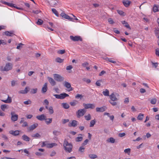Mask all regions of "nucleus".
<instances>
[{
  "label": "nucleus",
  "instance_id": "18",
  "mask_svg": "<svg viewBox=\"0 0 159 159\" xmlns=\"http://www.w3.org/2000/svg\"><path fill=\"white\" fill-rule=\"evenodd\" d=\"M1 101L5 103H10L12 102V99L11 97L8 95L7 99L6 100H2Z\"/></svg>",
  "mask_w": 159,
  "mask_h": 159
},
{
  "label": "nucleus",
  "instance_id": "12",
  "mask_svg": "<svg viewBox=\"0 0 159 159\" xmlns=\"http://www.w3.org/2000/svg\"><path fill=\"white\" fill-rule=\"evenodd\" d=\"M36 117L39 120L42 121L45 120L46 118V116L44 114H42L40 115L37 116Z\"/></svg>",
  "mask_w": 159,
  "mask_h": 159
},
{
  "label": "nucleus",
  "instance_id": "56",
  "mask_svg": "<svg viewBox=\"0 0 159 159\" xmlns=\"http://www.w3.org/2000/svg\"><path fill=\"white\" fill-rule=\"evenodd\" d=\"M7 5L11 7H15V4L10 2L8 3Z\"/></svg>",
  "mask_w": 159,
  "mask_h": 159
},
{
  "label": "nucleus",
  "instance_id": "27",
  "mask_svg": "<svg viewBox=\"0 0 159 159\" xmlns=\"http://www.w3.org/2000/svg\"><path fill=\"white\" fill-rule=\"evenodd\" d=\"M122 23L127 28L131 29V28L128 24V23L125 20H124L122 21Z\"/></svg>",
  "mask_w": 159,
  "mask_h": 159
},
{
  "label": "nucleus",
  "instance_id": "17",
  "mask_svg": "<svg viewBox=\"0 0 159 159\" xmlns=\"http://www.w3.org/2000/svg\"><path fill=\"white\" fill-rule=\"evenodd\" d=\"M106 109V107L105 106L101 107H97L96 108V111L97 112H102L104 111Z\"/></svg>",
  "mask_w": 159,
  "mask_h": 159
},
{
  "label": "nucleus",
  "instance_id": "47",
  "mask_svg": "<svg viewBox=\"0 0 159 159\" xmlns=\"http://www.w3.org/2000/svg\"><path fill=\"white\" fill-rule=\"evenodd\" d=\"M65 52V50H60L57 51V53L60 54H62Z\"/></svg>",
  "mask_w": 159,
  "mask_h": 159
},
{
  "label": "nucleus",
  "instance_id": "35",
  "mask_svg": "<svg viewBox=\"0 0 159 159\" xmlns=\"http://www.w3.org/2000/svg\"><path fill=\"white\" fill-rule=\"evenodd\" d=\"M159 7L155 5L153 7V11L155 12L158 11Z\"/></svg>",
  "mask_w": 159,
  "mask_h": 159
},
{
  "label": "nucleus",
  "instance_id": "20",
  "mask_svg": "<svg viewBox=\"0 0 159 159\" xmlns=\"http://www.w3.org/2000/svg\"><path fill=\"white\" fill-rule=\"evenodd\" d=\"M29 88L28 87H26L24 90H21L18 91V93L20 94H26L28 92V89Z\"/></svg>",
  "mask_w": 159,
  "mask_h": 159
},
{
  "label": "nucleus",
  "instance_id": "52",
  "mask_svg": "<svg viewBox=\"0 0 159 159\" xmlns=\"http://www.w3.org/2000/svg\"><path fill=\"white\" fill-rule=\"evenodd\" d=\"M69 121V120L68 119H64L62 120V122L63 124H65L66 123L68 122Z\"/></svg>",
  "mask_w": 159,
  "mask_h": 159
},
{
  "label": "nucleus",
  "instance_id": "23",
  "mask_svg": "<svg viewBox=\"0 0 159 159\" xmlns=\"http://www.w3.org/2000/svg\"><path fill=\"white\" fill-rule=\"evenodd\" d=\"M82 134L79 135V136L76 137L75 139V140L76 142H79L82 141L83 139V137Z\"/></svg>",
  "mask_w": 159,
  "mask_h": 159
},
{
  "label": "nucleus",
  "instance_id": "39",
  "mask_svg": "<svg viewBox=\"0 0 159 159\" xmlns=\"http://www.w3.org/2000/svg\"><path fill=\"white\" fill-rule=\"evenodd\" d=\"M143 118V115L140 113L138 116L137 119L139 120H142Z\"/></svg>",
  "mask_w": 159,
  "mask_h": 159
},
{
  "label": "nucleus",
  "instance_id": "38",
  "mask_svg": "<svg viewBox=\"0 0 159 159\" xmlns=\"http://www.w3.org/2000/svg\"><path fill=\"white\" fill-rule=\"evenodd\" d=\"M37 88L32 89H31L30 93L32 94L36 93L37 92Z\"/></svg>",
  "mask_w": 159,
  "mask_h": 159
},
{
  "label": "nucleus",
  "instance_id": "5",
  "mask_svg": "<svg viewBox=\"0 0 159 159\" xmlns=\"http://www.w3.org/2000/svg\"><path fill=\"white\" fill-rule=\"evenodd\" d=\"M11 120L12 121L15 122L18 119V116L16 114L14 111H12L11 113Z\"/></svg>",
  "mask_w": 159,
  "mask_h": 159
},
{
  "label": "nucleus",
  "instance_id": "34",
  "mask_svg": "<svg viewBox=\"0 0 159 159\" xmlns=\"http://www.w3.org/2000/svg\"><path fill=\"white\" fill-rule=\"evenodd\" d=\"M84 117L86 120H89L91 119V116L89 114L87 115H85Z\"/></svg>",
  "mask_w": 159,
  "mask_h": 159
},
{
  "label": "nucleus",
  "instance_id": "37",
  "mask_svg": "<svg viewBox=\"0 0 159 159\" xmlns=\"http://www.w3.org/2000/svg\"><path fill=\"white\" fill-rule=\"evenodd\" d=\"M48 110L49 111V113L50 114H52L54 113V110L52 107L50 106L49 107V109Z\"/></svg>",
  "mask_w": 159,
  "mask_h": 159
},
{
  "label": "nucleus",
  "instance_id": "29",
  "mask_svg": "<svg viewBox=\"0 0 159 159\" xmlns=\"http://www.w3.org/2000/svg\"><path fill=\"white\" fill-rule=\"evenodd\" d=\"M60 96L61 99H63L65 97L69 96V95L68 94L65 93H64L60 94Z\"/></svg>",
  "mask_w": 159,
  "mask_h": 159
},
{
  "label": "nucleus",
  "instance_id": "43",
  "mask_svg": "<svg viewBox=\"0 0 159 159\" xmlns=\"http://www.w3.org/2000/svg\"><path fill=\"white\" fill-rule=\"evenodd\" d=\"M84 148L82 145L80 148L79 151L80 152H83L84 151Z\"/></svg>",
  "mask_w": 159,
  "mask_h": 159
},
{
  "label": "nucleus",
  "instance_id": "25",
  "mask_svg": "<svg viewBox=\"0 0 159 159\" xmlns=\"http://www.w3.org/2000/svg\"><path fill=\"white\" fill-rule=\"evenodd\" d=\"M102 93L105 96H109V90L107 89H106L104 91L102 92Z\"/></svg>",
  "mask_w": 159,
  "mask_h": 159
},
{
  "label": "nucleus",
  "instance_id": "15",
  "mask_svg": "<svg viewBox=\"0 0 159 159\" xmlns=\"http://www.w3.org/2000/svg\"><path fill=\"white\" fill-rule=\"evenodd\" d=\"M20 131L19 130H10L9 131V133L14 136H17L19 135Z\"/></svg>",
  "mask_w": 159,
  "mask_h": 159
},
{
  "label": "nucleus",
  "instance_id": "42",
  "mask_svg": "<svg viewBox=\"0 0 159 159\" xmlns=\"http://www.w3.org/2000/svg\"><path fill=\"white\" fill-rule=\"evenodd\" d=\"M89 157L91 159H95L97 157V156L96 154H92L89 155Z\"/></svg>",
  "mask_w": 159,
  "mask_h": 159
},
{
  "label": "nucleus",
  "instance_id": "44",
  "mask_svg": "<svg viewBox=\"0 0 159 159\" xmlns=\"http://www.w3.org/2000/svg\"><path fill=\"white\" fill-rule=\"evenodd\" d=\"M131 149L130 148H128L124 150V152L126 153H127L128 155L130 154Z\"/></svg>",
  "mask_w": 159,
  "mask_h": 159
},
{
  "label": "nucleus",
  "instance_id": "53",
  "mask_svg": "<svg viewBox=\"0 0 159 159\" xmlns=\"http://www.w3.org/2000/svg\"><path fill=\"white\" fill-rule=\"evenodd\" d=\"M47 141H44L42 142V145L41 146V147H43L45 146H46L47 147Z\"/></svg>",
  "mask_w": 159,
  "mask_h": 159
},
{
  "label": "nucleus",
  "instance_id": "51",
  "mask_svg": "<svg viewBox=\"0 0 159 159\" xmlns=\"http://www.w3.org/2000/svg\"><path fill=\"white\" fill-rule=\"evenodd\" d=\"M109 102L113 106H116L117 104L116 102H114V101L111 100L109 101Z\"/></svg>",
  "mask_w": 159,
  "mask_h": 159
},
{
  "label": "nucleus",
  "instance_id": "61",
  "mask_svg": "<svg viewBox=\"0 0 159 159\" xmlns=\"http://www.w3.org/2000/svg\"><path fill=\"white\" fill-rule=\"evenodd\" d=\"M56 152L54 151H53L51 152L50 156L52 157H53L54 156L56 155Z\"/></svg>",
  "mask_w": 159,
  "mask_h": 159
},
{
  "label": "nucleus",
  "instance_id": "64",
  "mask_svg": "<svg viewBox=\"0 0 159 159\" xmlns=\"http://www.w3.org/2000/svg\"><path fill=\"white\" fill-rule=\"evenodd\" d=\"M156 54L157 56L159 57V49H157L156 50Z\"/></svg>",
  "mask_w": 159,
  "mask_h": 159
},
{
  "label": "nucleus",
  "instance_id": "8",
  "mask_svg": "<svg viewBox=\"0 0 159 159\" xmlns=\"http://www.w3.org/2000/svg\"><path fill=\"white\" fill-rule=\"evenodd\" d=\"M63 85L68 89V90L69 91H72L73 90V88L71 87L70 84L67 81L64 82Z\"/></svg>",
  "mask_w": 159,
  "mask_h": 159
},
{
  "label": "nucleus",
  "instance_id": "30",
  "mask_svg": "<svg viewBox=\"0 0 159 159\" xmlns=\"http://www.w3.org/2000/svg\"><path fill=\"white\" fill-rule=\"evenodd\" d=\"M96 120L95 119L92 120L91 121L90 124L89 125L90 127H93L94 126V125L96 123Z\"/></svg>",
  "mask_w": 159,
  "mask_h": 159
},
{
  "label": "nucleus",
  "instance_id": "55",
  "mask_svg": "<svg viewBox=\"0 0 159 159\" xmlns=\"http://www.w3.org/2000/svg\"><path fill=\"white\" fill-rule=\"evenodd\" d=\"M89 65V63L87 62H84L82 63V66L84 67H86Z\"/></svg>",
  "mask_w": 159,
  "mask_h": 159
},
{
  "label": "nucleus",
  "instance_id": "9",
  "mask_svg": "<svg viewBox=\"0 0 159 159\" xmlns=\"http://www.w3.org/2000/svg\"><path fill=\"white\" fill-rule=\"evenodd\" d=\"M38 125V123H35L30 126L28 127L27 128V130L28 132H30L33 131L34 129H35Z\"/></svg>",
  "mask_w": 159,
  "mask_h": 159
},
{
  "label": "nucleus",
  "instance_id": "4",
  "mask_svg": "<svg viewBox=\"0 0 159 159\" xmlns=\"http://www.w3.org/2000/svg\"><path fill=\"white\" fill-rule=\"evenodd\" d=\"M54 79L57 81L61 82L63 81L64 78L60 75L58 74H54L53 75Z\"/></svg>",
  "mask_w": 159,
  "mask_h": 159
},
{
  "label": "nucleus",
  "instance_id": "59",
  "mask_svg": "<svg viewBox=\"0 0 159 159\" xmlns=\"http://www.w3.org/2000/svg\"><path fill=\"white\" fill-rule=\"evenodd\" d=\"M113 31L115 33L117 34H119L120 33V31L116 30V28H114Z\"/></svg>",
  "mask_w": 159,
  "mask_h": 159
},
{
  "label": "nucleus",
  "instance_id": "6",
  "mask_svg": "<svg viewBox=\"0 0 159 159\" xmlns=\"http://www.w3.org/2000/svg\"><path fill=\"white\" fill-rule=\"evenodd\" d=\"M70 38L72 40L74 41H82V39L81 37L79 36H73L71 35L70 36Z\"/></svg>",
  "mask_w": 159,
  "mask_h": 159
},
{
  "label": "nucleus",
  "instance_id": "28",
  "mask_svg": "<svg viewBox=\"0 0 159 159\" xmlns=\"http://www.w3.org/2000/svg\"><path fill=\"white\" fill-rule=\"evenodd\" d=\"M32 137L36 139L40 138L41 137V135L38 133H36L35 134H33L31 135Z\"/></svg>",
  "mask_w": 159,
  "mask_h": 159
},
{
  "label": "nucleus",
  "instance_id": "24",
  "mask_svg": "<svg viewBox=\"0 0 159 159\" xmlns=\"http://www.w3.org/2000/svg\"><path fill=\"white\" fill-rule=\"evenodd\" d=\"M22 139L24 141L29 142L30 140V138L27 135L24 134L22 136Z\"/></svg>",
  "mask_w": 159,
  "mask_h": 159
},
{
  "label": "nucleus",
  "instance_id": "16",
  "mask_svg": "<svg viewBox=\"0 0 159 159\" xmlns=\"http://www.w3.org/2000/svg\"><path fill=\"white\" fill-rule=\"evenodd\" d=\"M13 33L14 31H7L4 32L6 36L11 37L15 35Z\"/></svg>",
  "mask_w": 159,
  "mask_h": 159
},
{
  "label": "nucleus",
  "instance_id": "54",
  "mask_svg": "<svg viewBox=\"0 0 159 159\" xmlns=\"http://www.w3.org/2000/svg\"><path fill=\"white\" fill-rule=\"evenodd\" d=\"M83 97V96L81 94H77L75 96V97L76 98H80V99H81Z\"/></svg>",
  "mask_w": 159,
  "mask_h": 159
},
{
  "label": "nucleus",
  "instance_id": "32",
  "mask_svg": "<svg viewBox=\"0 0 159 159\" xmlns=\"http://www.w3.org/2000/svg\"><path fill=\"white\" fill-rule=\"evenodd\" d=\"M78 102L76 100H74L70 103V104L72 106H75L78 103Z\"/></svg>",
  "mask_w": 159,
  "mask_h": 159
},
{
  "label": "nucleus",
  "instance_id": "10",
  "mask_svg": "<svg viewBox=\"0 0 159 159\" xmlns=\"http://www.w3.org/2000/svg\"><path fill=\"white\" fill-rule=\"evenodd\" d=\"M116 96H119V94L117 93L115 95L113 93H111L110 95L109 96L111 100L113 101H116L118 100V98L116 97Z\"/></svg>",
  "mask_w": 159,
  "mask_h": 159
},
{
  "label": "nucleus",
  "instance_id": "22",
  "mask_svg": "<svg viewBox=\"0 0 159 159\" xmlns=\"http://www.w3.org/2000/svg\"><path fill=\"white\" fill-rule=\"evenodd\" d=\"M57 145V144L55 143H47V148H51L54 146Z\"/></svg>",
  "mask_w": 159,
  "mask_h": 159
},
{
  "label": "nucleus",
  "instance_id": "60",
  "mask_svg": "<svg viewBox=\"0 0 159 159\" xmlns=\"http://www.w3.org/2000/svg\"><path fill=\"white\" fill-rule=\"evenodd\" d=\"M109 23L110 24H113L114 23V21L111 18H109L108 20Z\"/></svg>",
  "mask_w": 159,
  "mask_h": 159
},
{
  "label": "nucleus",
  "instance_id": "19",
  "mask_svg": "<svg viewBox=\"0 0 159 159\" xmlns=\"http://www.w3.org/2000/svg\"><path fill=\"white\" fill-rule=\"evenodd\" d=\"M48 79L52 85L54 86L56 85V82L52 78L48 77Z\"/></svg>",
  "mask_w": 159,
  "mask_h": 159
},
{
  "label": "nucleus",
  "instance_id": "3",
  "mask_svg": "<svg viewBox=\"0 0 159 159\" xmlns=\"http://www.w3.org/2000/svg\"><path fill=\"white\" fill-rule=\"evenodd\" d=\"M86 111L84 108L78 110L76 112V115L77 117L80 118L81 116H83Z\"/></svg>",
  "mask_w": 159,
  "mask_h": 159
},
{
  "label": "nucleus",
  "instance_id": "57",
  "mask_svg": "<svg viewBox=\"0 0 159 159\" xmlns=\"http://www.w3.org/2000/svg\"><path fill=\"white\" fill-rule=\"evenodd\" d=\"M125 135V133H120L118 134V136L120 137H122L124 136Z\"/></svg>",
  "mask_w": 159,
  "mask_h": 159
},
{
  "label": "nucleus",
  "instance_id": "33",
  "mask_svg": "<svg viewBox=\"0 0 159 159\" xmlns=\"http://www.w3.org/2000/svg\"><path fill=\"white\" fill-rule=\"evenodd\" d=\"M61 105L64 108L66 109H68L69 107V105L66 103H62Z\"/></svg>",
  "mask_w": 159,
  "mask_h": 159
},
{
  "label": "nucleus",
  "instance_id": "2",
  "mask_svg": "<svg viewBox=\"0 0 159 159\" xmlns=\"http://www.w3.org/2000/svg\"><path fill=\"white\" fill-rule=\"evenodd\" d=\"M13 67V65L12 63L8 62L7 63L4 67L2 66L0 68V70L1 71H7L11 70Z\"/></svg>",
  "mask_w": 159,
  "mask_h": 159
},
{
  "label": "nucleus",
  "instance_id": "40",
  "mask_svg": "<svg viewBox=\"0 0 159 159\" xmlns=\"http://www.w3.org/2000/svg\"><path fill=\"white\" fill-rule=\"evenodd\" d=\"M52 12L55 14V15L57 16H58V12L56 10L55 8H52Z\"/></svg>",
  "mask_w": 159,
  "mask_h": 159
},
{
  "label": "nucleus",
  "instance_id": "1",
  "mask_svg": "<svg viewBox=\"0 0 159 159\" xmlns=\"http://www.w3.org/2000/svg\"><path fill=\"white\" fill-rule=\"evenodd\" d=\"M63 146L64 150L66 152L69 153L71 152L72 148V145L71 143H69L66 140H65L64 141Z\"/></svg>",
  "mask_w": 159,
  "mask_h": 159
},
{
  "label": "nucleus",
  "instance_id": "21",
  "mask_svg": "<svg viewBox=\"0 0 159 159\" xmlns=\"http://www.w3.org/2000/svg\"><path fill=\"white\" fill-rule=\"evenodd\" d=\"M48 89L47 87V83H46L44 84L43 87L42 88L41 91L42 93H46Z\"/></svg>",
  "mask_w": 159,
  "mask_h": 159
},
{
  "label": "nucleus",
  "instance_id": "45",
  "mask_svg": "<svg viewBox=\"0 0 159 159\" xmlns=\"http://www.w3.org/2000/svg\"><path fill=\"white\" fill-rule=\"evenodd\" d=\"M43 23V20L40 19H38V21L37 22V24L39 25H42Z\"/></svg>",
  "mask_w": 159,
  "mask_h": 159
},
{
  "label": "nucleus",
  "instance_id": "49",
  "mask_svg": "<svg viewBox=\"0 0 159 159\" xmlns=\"http://www.w3.org/2000/svg\"><path fill=\"white\" fill-rule=\"evenodd\" d=\"M7 105L6 104H3V105H2L1 106V109L3 111H4L5 109L7 107Z\"/></svg>",
  "mask_w": 159,
  "mask_h": 159
},
{
  "label": "nucleus",
  "instance_id": "11",
  "mask_svg": "<svg viewBox=\"0 0 159 159\" xmlns=\"http://www.w3.org/2000/svg\"><path fill=\"white\" fill-rule=\"evenodd\" d=\"M61 15L63 18L69 20L70 21H73V18H71L69 16L66 14L64 13H61Z\"/></svg>",
  "mask_w": 159,
  "mask_h": 159
},
{
  "label": "nucleus",
  "instance_id": "58",
  "mask_svg": "<svg viewBox=\"0 0 159 159\" xmlns=\"http://www.w3.org/2000/svg\"><path fill=\"white\" fill-rule=\"evenodd\" d=\"M28 125V124L27 122L25 121L23 123V125H22V126L23 127L27 126Z\"/></svg>",
  "mask_w": 159,
  "mask_h": 159
},
{
  "label": "nucleus",
  "instance_id": "13",
  "mask_svg": "<svg viewBox=\"0 0 159 159\" xmlns=\"http://www.w3.org/2000/svg\"><path fill=\"white\" fill-rule=\"evenodd\" d=\"M122 2L124 6L126 7H129L130 4L131 3V2L130 1L128 0H123Z\"/></svg>",
  "mask_w": 159,
  "mask_h": 159
},
{
  "label": "nucleus",
  "instance_id": "62",
  "mask_svg": "<svg viewBox=\"0 0 159 159\" xmlns=\"http://www.w3.org/2000/svg\"><path fill=\"white\" fill-rule=\"evenodd\" d=\"M129 102V99L128 98H126L125 99L124 102L125 104H127Z\"/></svg>",
  "mask_w": 159,
  "mask_h": 159
},
{
  "label": "nucleus",
  "instance_id": "50",
  "mask_svg": "<svg viewBox=\"0 0 159 159\" xmlns=\"http://www.w3.org/2000/svg\"><path fill=\"white\" fill-rule=\"evenodd\" d=\"M117 12L119 14L121 15L124 16V12L121 10H117Z\"/></svg>",
  "mask_w": 159,
  "mask_h": 159
},
{
  "label": "nucleus",
  "instance_id": "41",
  "mask_svg": "<svg viewBox=\"0 0 159 159\" xmlns=\"http://www.w3.org/2000/svg\"><path fill=\"white\" fill-rule=\"evenodd\" d=\"M108 142L111 143H114L115 142V139L111 137L108 139Z\"/></svg>",
  "mask_w": 159,
  "mask_h": 159
},
{
  "label": "nucleus",
  "instance_id": "63",
  "mask_svg": "<svg viewBox=\"0 0 159 159\" xmlns=\"http://www.w3.org/2000/svg\"><path fill=\"white\" fill-rule=\"evenodd\" d=\"M155 33L156 36H158L159 34V30L156 29L155 30Z\"/></svg>",
  "mask_w": 159,
  "mask_h": 159
},
{
  "label": "nucleus",
  "instance_id": "26",
  "mask_svg": "<svg viewBox=\"0 0 159 159\" xmlns=\"http://www.w3.org/2000/svg\"><path fill=\"white\" fill-rule=\"evenodd\" d=\"M45 122L47 125H49L52 122V118H46L45 119Z\"/></svg>",
  "mask_w": 159,
  "mask_h": 159
},
{
  "label": "nucleus",
  "instance_id": "46",
  "mask_svg": "<svg viewBox=\"0 0 159 159\" xmlns=\"http://www.w3.org/2000/svg\"><path fill=\"white\" fill-rule=\"evenodd\" d=\"M157 102V99L155 98H152V99L150 101V102L152 104H155Z\"/></svg>",
  "mask_w": 159,
  "mask_h": 159
},
{
  "label": "nucleus",
  "instance_id": "48",
  "mask_svg": "<svg viewBox=\"0 0 159 159\" xmlns=\"http://www.w3.org/2000/svg\"><path fill=\"white\" fill-rule=\"evenodd\" d=\"M31 101L30 100H28L24 102V103L25 105L30 104L31 103Z\"/></svg>",
  "mask_w": 159,
  "mask_h": 159
},
{
  "label": "nucleus",
  "instance_id": "31",
  "mask_svg": "<svg viewBox=\"0 0 159 159\" xmlns=\"http://www.w3.org/2000/svg\"><path fill=\"white\" fill-rule=\"evenodd\" d=\"M64 59H61L60 57H57L55 59L56 62L59 63H61L63 62Z\"/></svg>",
  "mask_w": 159,
  "mask_h": 159
},
{
  "label": "nucleus",
  "instance_id": "14",
  "mask_svg": "<svg viewBox=\"0 0 159 159\" xmlns=\"http://www.w3.org/2000/svg\"><path fill=\"white\" fill-rule=\"evenodd\" d=\"M77 121L75 120H73L71 122H70L68 126L69 127H75L77 126Z\"/></svg>",
  "mask_w": 159,
  "mask_h": 159
},
{
  "label": "nucleus",
  "instance_id": "7",
  "mask_svg": "<svg viewBox=\"0 0 159 159\" xmlns=\"http://www.w3.org/2000/svg\"><path fill=\"white\" fill-rule=\"evenodd\" d=\"M83 106L84 107L85 109H87L89 108L94 109L95 107V105L94 104L91 103H83Z\"/></svg>",
  "mask_w": 159,
  "mask_h": 159
},
{
  "label": "nucleus",
  "instance_id": "36",
  "mask_svg": "<svg viewBox=\"0 0 159 159\" xmlns=\"http://www.w3.org/2000/svg\"><path fill=\"white\" fill-rule=\"evenodd\" d=\"M105 59L107 61H109L110 62H111L113 63H116V62L115 61H114L111 58H108L107 57V58H106Z\"/></svg>",
  "mask_w": 159,
  "mask_h": 159
}]
</instances>
